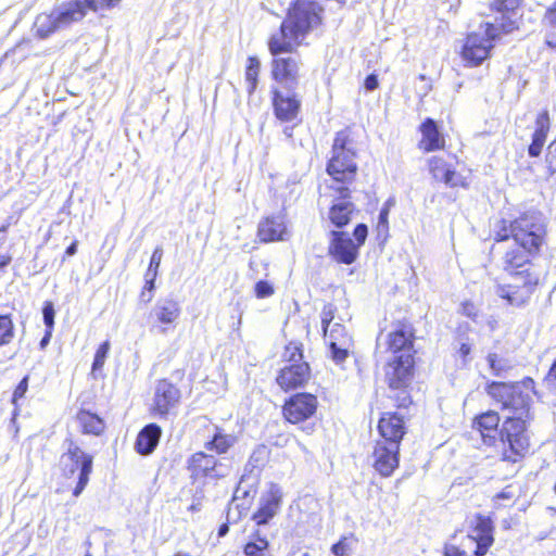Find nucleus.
I'll return each instance as SVG.
<instances>
[{
  "label": "nucleus",
  "mask_w": 556,
  "mask_h": 556,
  "mask_svg": "<svg viewBox=\"0 0 556 556\" xmlns=\"http://www.w3.org/2000/svg\"><path fill=\"white\" fill-rule=\"evenodd\" d=\"M121 0H74L70 3L72 5H77L79 10L83 11V18L85 17L87 10L98 11L110 9L119 3Z\"/></svg>",
  "instance_id": "obj_33"
},
{
  "label": "nucleus",
  "mask_w": 556,
  "mask_h": 556,
  "mask_svg": "<svg viewBox=\"0 0 556 556\" xmlns=\"http://www.w3.org/2000/svg\"><path fill=\"white\" fill-rule=\"evenodd\" d=\"M500 28L504 33H510L515 23H486L483 29L481 27L479 31L468 35L462 50L463 60L470 66H477L488 59L493 41L500 35Z\"/></svg>",
  "instance_id": "obj_5"
},
{
  "label": "nucleus",
  "mask_w": 556,
  "mask_h": 556,
  "mask_svg": "<svg viewBox=\"0 0 556 556\" xmlns=\"http://www.w3.org/2000/svg\"><path fill=\"white\" fill-rule=\"evenodd\" d=\"M151 315L163 326V331H165V326H170L179 319L181 306L172 298L160 299L152 308Z\"/></svg>",
  "instance_id": "obj_25"
},
{
  "label": "nucleus",
  "mask_w": 556,
  "mask_h": 556,
  "mask_svg": "<svg viewBox=\"0 0 556 556\" xmlns=\"http://www.w3.org/2000/svg\"><path fill=\"white\" fill-rule=\"evenodd\" d=\"M354 540L343 536L338 543L333 544L331 552L334 556H350L353 549Z\"/></svg>",
  "instance_id": "obj_38"
},
{
  "label": "nucleus",
  "mask_w": 556,
  "mask_h": 556,
  "mask_svg": "<svg viewBox=\"0 0 556 556\" xmlns=\"http://www.w3.org/2000/svg\"><path fill=\"white\" fill-rule=\"evenodd\" d=\"M179 401V389L167 380H160L155 387L151 412L154 416L166 417Z\"/></svg>",
  "instance_id": "obj_13"
},
{
  "label": "nucleus",
  "mask_w": 556,
  "mask_h": 556,
  "mask_svg": "<svg viewBox=\"0 0 556 556\" xmlns=\"http://www.w3.org/2000/svg\"><path fill=\"white\" fill-rule=\"evenodd\" d=\"M388 215H389V208L383 207L379 213V224L380 225H387L388 224Z\"/></svg>",
  "instance_id": "obj_55"
},
{
  "label": "nucleus",
  "mask_w": 556,
  "mask_h": 556,
  "mask_svg": "<svg viewBox=\"0 0 556 556\" xmlns=\"http://www.w3.org/2000/svg\"><path fill=\"white\" fill-rule=\"evenodd\" d=\"M317 397L311 393H298L283 405V415L289 422L299 424L311 418L317 409Z\"/></svg>",
  "instance_id": "obj_11"
},
{
  "label": "nucleus",
  "mask_w": 556,
  "mask_h": 556,
  "mask_svg": "<svg viewBox=\"0 0 556 556\" xmlns=\"http://www.w3.org/2000/svg\"><path fill=\"white\" fill-rule=\"evenodd\" d=\"M14 338V326L7 315L0 316V346L9 344Z\"/></svg>",
  "instance_id": "obj_36"
},
{
  "label": "nucleus",
  "mask_w": 556,
  "mask_h": 556,
  "mask_svg": "<svg viewBox=\"0 0 556 556\" xmlns=\"http://www.w3.org/2000/svg\"><path fill=\"white\" fill-rule=\"evenodd\" d=\"M330 242L328 247L329 255L337 262L350 265L358 256V248L345 231L331 230Z\"/></svg>",
  "instance_id": "obj_15"
},
{
  "label": "nucleus",
  "mask_w": 556,
  "mask_h": 556,
  "mask_svg": "<svg viewBox=\"0 0 556 556\" xmlns=\"http://www.w3.org/2000/svg\"><path fill=\"white\" fill-rule=\"evenodd\" d=\"M154 288H155V279H152V276L146 277V283H144L143 290L148 291L149 293H153Z\"/></svg>",
  "instance_id": "obj_54"
},
{
  "label": "nucleus",
  "mask_w": 556,
  "mask_h": 556,
  "mask_svg": "<svg viewBox=\"0 0 556 556\" xmlns=\"http://www.w3.org/2000/svg\"><path fill=\"white\" fill-rule=\"evenodd\" d=\"M323 9L311 0H296L281 23L278 33L271 35L268 49L273 55L293 52L305 36L321 23Z\"/></svg>",
  "instance_id": "obj_1"
},
{
  "label": "nucleus",
  "mask_w": 556,
  "mask_h": 556,
  "mask_svg": "<svg viewBox=\"0 0 556 556\" xmlns=\"http://www.w3.org/2000/svg\"><path fill=\"white\" fill-rule=\"evenodd\" d=\"M470 345H468L467 343H463L458 350V353L462 357H466L470 353Z\"/></svg>",
  "instance_id": "obj_57"
},
{
  "label": "nucleus",
  "mask_w": 556,
  "mask_h": 556,
  "mask_svg": "<svg viewBox=\"0 0 556 556\" xmlns=\"http://www.w3.org/2000/svg\"><path fill=\"white\" fill-rule=\"evenodd\" d=\"M400 445L395 442L377 441L372 452V466L382 477H389L399 467Z\"/></svg>",
  "instance_id": "obj_12"
},
{
  "label": "nucleus",
  "mask_w": 556,
  "mask_h": 556,
  "mask_svg": "<svg viewBox=\"0 0 556 556\" xmlns=\"http://www.w3.org/2000/svg\"><path fill=\"white\" fill-rule=\"evenodd\" d=\"M271 74L276 81L298 84L300 62L293 56L278 58L271 63Z\"/></svg>",
  "instance_id": "obj_26"
},
{
  "label": "nucleus",
  "mask_w": 556,
  "mask_h": 556,
  "mask_svg": "<svg viewBox=\"0 0 556 556\" xmlns=\"http://www.w3.org/2000/svg\"><path fill=\"white\" fill-rule=\"evenodd\" d=\"M546 43L548 47H551L552 49H554L556 51V38L555 37H548L546 39Z\"/></svg>",
  "instance_id": "obj_64"
},
{
  "label": "nucleus",
  "mask_w": 556,
  "mask_h": 556,
  "mask_svg": "<svg viewBox=\"0 0 556 556\" xmlns=\"http://www.w3.org/2000/svg\"><path fill=\"white\" fill-rule=\"evenodd\" d=\"M10 255H1L0 256V270L3 269L5 266H8L11 262Z\"/></svg>",
  "instance_id": "obj_58"
},
{
  "label": "nucleus",
  "mask_w": 556,
  "mask_h": 556,
  "mask_svg": "<svg viewBox=\"0 0 556 556\" xmlns=\"http://www.w3.org/2000/svg\"><path fill=\"white\" fill-rule=\"evenodd\" d=\"M493 526L489 517L482 515H476L472 520V529L467 535V542L476 545L473 551L476 556H484L488 548L492 545L493 539Z\"/></svg>",
  "instance_id": "obj_16"
},
{
  "label": "nucleus",
  "mask_w": 556,
  "mask_h": 556,
  "mask_svg": "<svg viewBox=\"0 0 556 556\" xmlns=\"http://www.w3.org/2000/svg\"><path fill=\"white\" fill-rule=\"evenodd\" d=\"M532 393H534V381L530 378L511 384L492 382L488 386V394L501 403L503 408L510 409L511 417L531 418Z\"/></svg>",
  "instance_id": "obj_3"
},
{
  "label": "nucleus",
  "mask_w": 556,
  "mask_h": 556,
  "mask_svg": "<svg viewBox=\"0 0 556 556\" xmlns=\"http://www.w3.org/2000/svg\"><path fill=\"white\" fill-rule=\"evenodd\" d=\"M386 346L392 356H402L404 353L413 354L412 333L403 329L390 332L386 339Z\"/></svg>",
  "instance_id": "obj_29"
},
{
  "label": "nucleus",
  "mask_w": 556,
  "mask_h": 556,
  "mask_svg": "<svg viewBox=\"0 0 556 556\" xmlns=\"http://www.w3.org/2000/svg\"><path fill=\"white\" fill-rule=\"evenodd\" d=\"M422 139L420 147L427 151H435L444 147V138L439 131L435 122L432 118H427L420 126Z\"/></svg>",
  "instance_id": "obj_30"
},
{
  "label": "nucleus",
  "mask_w": 556,
  "mask_h": 556,
  "mask_svg": "<svg viewBox=\"0 0 556 556\" xmlns=\"http://www.w3.org/2000/svg\"><path fill=\"white\" fill-rule=\"evenodd\" d=\"M414 371L413 354H403L402 356H392L384 367V379L392 390H399L401 395L396 402L399 407H406L410 403V399L406 393Z\"/></svg>",
  "instance_id": "obj_10"
},
{
  "label": "nucleus",
  "mask_w": 556,
  "mask_h": 556,
  "mask_svg": "<svg viewBox=\"0 0 556 556\" xmlns=\"http://www.w3.org/2000/svg\"><path fill=\"white\" fill-rule=\"evenodd\" d=\"M77 419L80 426L83 427L85 433L99 435L104 430L103 420L96 414L89 413L87 410H81L78 413Z\"/></svg>",
  "instance_id": "obj_31"
},
{
  "label": "nucleus",
  "mask_w": 556,
  "mask_h": 556,
  "mask_svg": "<svg viewBox=\"0 0 556 556\" xmlns=\"http://www.w3.org/2000/svg\"><path fill=\"white\" fill-rule=\"evenodd\" d=\"M544 383L548 389H551L556 394V362L554 363L549 372L544 379Z\"/></svg>",
  "instance_id": "obj_47"
},
{
  "label": "nucleus",
  "mask_w": 556,
  "mask_h": 556,
  "mask_svg": "<svg viewBox=\"0 0 556 556\" xmlns=\"http://www.w3.org/2000/svg\"><path fill=\"white\" fill-rule=\"evenodd\" d=\"M109 351H110V342L104 341L98 348V350L96 352L94 359L92 363V372H97L98 370H100L103 367L106 356L109 354Z\"/></svg>",
  "instance_id": "obj_39"
},
{
  "label": "nucleus",
  "mask_w": 556,
  "mask_h": 556,
  "mask_svg": "<svg viewBox=\"0 0 556 556\" xmlns=\"http://www.w3.org/2000/svg\"><path fill=\"white\" fill-rule=\"evenodd\" d=\"M162 430L156 424L146 426L138 434L136 440V450L141 455L151 454L161 438Z\"/></svg>",
  "instance_id": "obj_28"
},
{
  "label": "nucleus",
  "mask_w": 556,
  "mask_h": 556,
  "mask_svg": "<svg viewBox=\"0 0 556 556\" xmlns=\"http://www.w3.org/2000/svg\"><path fill=\"white\" fill-rule=\"evenodd\" d=\"M444 554L445 556H467L466 552L459 549L455 545H446Z\"/></svg>",
  "instance_id": "obj_51"
},
{
  "label": "nucleus",
  "mask_w": 556,
  "mask_h": 556,
  "mask_svg": "<svg viewBox=\"0 0 556 556\" xmlns=\"http://www.w3.org/2000/svg\"><path fill=\"white\" fill-rule=\"evenodd\" d=\"M357 165L355 152L346 131L336 135L332 146V156L327 165V173L332 177L330 186H346L354 180Z\"/></svg>",
  "instance_id": "obj_4"
},
{
  "label": "nucleus",
  "mask_w": 556,
  "mask_h": 556,
  "mask_svg": "<svg viewBox=\"0 0 556 556\" xmlns=\"http://www.w3.org/2000/svg\"><path fill=\"white\" fill-rule=\"evenodd\" d=\"M42 315H43V323H45L46 327L48 329L52 330L53 325H54L55 312H54L53 304L51 302L45 303V306L42 309Z\"/></svg>",
  "instance_id": "obj_44"
},
{
  "label": "nucleus",
  "mask_w": 556,
  "mask_h": 556,
  "mask_svg": "<svg viewBox=\"0 0 556 556\" xmlns=\"http://www.w3.org/2000/svg\"><path fill=\"white\" fill-rule=\"evenodd\" d=\"M236 443V437L223 433L219 429L213 435V439L206 443V448L216 451L218 454L226 453Z\"/></svg>",
  "instance_id": "obj_32"
},
{
  "label": "nucleus",
  "mask_w": 556,
  "mask_h": 556,
  "mask_svg": "<svg viewBox=\"0 0 556 556\" xmlns=\"http://www.w3.org/2000/svg\"><path fill=\"white\" fill-rule=\"evenodd\" d=\"M551 128V118L547 110H543L535 119V130L548 132Z\"/></svg>",
  "instance_id": "obj_43"
},
{
  "label": "nucleus",
  "mask_w": 556,
  "mask_h": 556,
  "mask_svg": "<svg viewBox=\"0 0 556 556\" xmlns=\"http://www.w3.org/2000/svg\"><path fill=\"white\" fill-rule=\"evenodd\" d=\"M518 0H495V8L500 12L508 11L510 10Z\"/></svg>",
  "instance_id": "obj_49"
},
{
  "label": "nucleus",
  "mask_w": 556,
  "mask_h": 556,
  "mask_svg": "<svg viewBox=\"0 0 556 556\" xmlns=\"http://www.w3.org/2000/svg\"><path fill=\"white\" fill-rule=\"evenodd\" d=\"M257 236L262 242L285 241L290 237L281 215L266 217L258 224Z\"/></svg>",
  "instance_id": "obj_21"
},
{
  "label": "nucleus",
  "mask_w": 556,
  "mask_h": 556,
  "mask_svg": "<svg viewBox=\"0 0 556 556\" xmlns=\"http://www.w3.org/2000/svg\"><path fill=\"white\" fill-rule=\"evenodd\" d=\"M162 257H163V250L161 247H157L153 253H152V256H151V260H150V264H149V267H148V270L146 273V276L144 277H150L152 276V279H155L156 276H157V270H159V267H160V264H161V261H162Z\"/></svg>",
  "instance_id": "obj_40"
},
{
  "label": "nucleus",
  "mask_w": 556,
  "mask_h": 556,
  "mask_svg": "<svg viewBox=\"0 0 556 556\" xmlns=\"http://www.w3.org/2000/svg\"><path fill=\"white\" fill-rule=\"evenodd\" d=\"M228 531H229V527H228V525H227V523H223V525L219 527V529H218V535H219V536H224V535H226V534L228 533Z\"/></svg>",
  "instance_id": "obj_62"
},
{
  "label": "nucleus",
  "mask_w": 556,
  "mask_h": 556,
  "mask_svg": "<svg viewBox=\"0 0 556 556\" xmlns=\"http://www.w3.org/2000/svg\"><path fill=\"white\" fill-rule=\"evenodd\" d=\"M334 308L331 304H327L324 306L321 312V325L324 333L327 334L328 329L330 328L331 321L334 318Z\"/></svg>",
  "instance_id": "obj_41"
},
{
  "label": "nucleus",
  "mask_w": 556,
  "mask_h": 556,
  "mask_svg": "<svg viewBox=\"0 0 556 556\" xmlns=\"http://www.w3.org/2000/svg\"><path fill=\"white\" fill-rule=\"evenodd\" d=\"M8 225L0 227V244L4 242Z\"/></svg>",
  "instance_id": "obj_63"
},
{
  "label": "nucleus",
  "mask_w": 556,
  "mask_h": 556,
  "mask_svg": "<svg viewBox=\"0 0 556 556\" xmlns=\"http://www.w3.org/2000/svg\"><path fill=\"white\" fill-rule=\"evenodd\" d=\"M331 351V357L337 364L343 363L349 356L353 346L352 337L345 327L339 323H334L325 334Z\"/></svg>",
  "instance_id": "obj_17"
},
{
  "label": "nucleus",
  "mask_w": 556,
  "mask_h": 556,
  "mask_svg": "<svg viewBox=\"0 0 556 556\" xmlns=\"http://www.w3.org/2000/svg\"><path fill=\"white\" fill-rule=\"evenodd\" d=\"M261 62L256 56H250L248 59V65L245 68V84L247 91L251 94L257 87V78L260 74Z\"/></svg>",
  "instance_id": "obj_34"
},
{
  "label": "nucleus",
  "mask_w": 556,
  "mask_h": 556,
  "mask_svg": "<svg viewBox=\"0 0 556 556\" xmlns=\"http://www.w3.org/2000/svg\"><path fill=\"white\" fill-rule=\"evenodd\" d=\"M77 252V241H74L65 251L67 256H73Z\"/></svg>",
  "instance_id": "obj_59"
},
{
  "label": "nucleus",
  "mask_w": 556,
  "mask_h": 556,
  "mask_svg": "<svg viewBox=\"0 0 556 556\" xmlns=\"http://www.w3.org/2000/svg\"><path fill=\"white\" fill-rule=\"evenodd\" d=\"M473 305L472 304H465L464 305V313L467 315V316H473Z\"/></svg>",
  "instance_id": "obj_61"
},
{
  "label": "nucleus",
  "mask_w": 556,
  "mask_h": 556,
  "mask_svg": "<svg viewBox=\"0 0 556 556\" xmlns=\"http://www.w3.org/2000/svg\"><path fill=\"white\" fill-rule=\"evenodd\" d=\"M273 106L276 117L281 122H291L298 117L301 100L291 91L273 89Z\"/></svg>",
  "instance_id": "obj_20"
},
{
  "label": "nucleus",
  "mask_w": 556,
  "mask_h": 556,
  "mask_svg": "<svg viewBox=\"0 0 556 556\" xmlns=\"http://www.w3.org/2000/svg\"><path fill=\"white\" fill-rule=\"evenodd\" d=\"M311 378V369L307 363L288 364L282 367L276 380L279 387L289 391L304 387Z\"/></svg>",
  "instance_id": "obj_19"
},
{
  "label": "nucleus",
  "mask_w": 556,
  "mask_h": 556,
  "mask_svg": "<svg viewBox=\"0 0 556 556\" xmlns=\"http://www.w3.org/2000/svg\"><path fill=\"white\" fill-rule=\"evenodd\" d=\"M282 493L277 485H271L269 491L261 498V506L253 515L257 525H266L279 510Z\"/></svg>",
  "instance_id": "obj_24"
},
{
  "label": "nucleus",
  "mask_w": 556,
  "mask_h": 556,
  "mask_svg": "<svg viewBox=\"0 0 556 556\" xmlns=\"http://www.w3.org/2000/svg\"><path fill=\"white\" fill-rule=\"evenodd\" d=\"M330 189L333 190L337 202L330 207L329 219L336 227L341 228L349 224L355 207L346 200L350 198L348 186H330Z\"/></svg>",
  "instance_id": "obj_18"
},
{
  "label": "nucleus",
  "mask_w": 556,
  "mask_h": 556,
  "mask_svg": "<svg viewBox=\"0 0 556 556\" xmlns=\"http://www.w3.org/2000/svg\"><path fill=\"white\" fill-rule=\"evenodd\" d=\"M66 451L60 457L62 475L71 479L78 473V481L74 488L73 495L79 496L89 481L92 471L93 457L85 453L74 441H66Z\"/></svg>",
  "instance_id": "obj_7"
},
{
  "label": "nucleus",
  "mask_w": 556,
  "mask_h": 556,
  "mask_svg": "<svg viewBox=\"0 0 556 556\" xmlns=\"http://www.w3.org/2000/svg\"><path fill=\"white\" fill-rule=\"evenodd\" d=\"M547 134L548 132H545V131L534 130V132L532 135V140L533 141H538V142H542V143L545 144V141H546V138H547Z\"/></svg>",
  "instance_id": "obj_53"
},
{
  "label": "nucleus",
  "mask_w": 556,
  "mask_h": 556,
  "mask_svg": "<svg viewBox=\"0 0 556 556\" xmlns=\"http://www.w3.org/2000/svg\"><path fill=\"white\" fill-rule=\"evenodd\" d=\"M510 236L528 253H536L545 236L542 217L535 213L520 216L510 223Z\"/></svg>",
  "instance_id": "obj_8"
},
{
  "label": "nucleus",
  "mask_w": 556,
  "mask_h": 556,
  "mask_svg": "<svg viewBox=\"0 0 556 556\" xmlns=\"http://www.w3.org/2000/svg\"><path fill=\"white\" fill-rule=\"evenodd\" d=\"M529 419L522 417H507L500 429V438L503 443L502 459L517 463L528 452L529 435L527 432Z\"/></svg>",
  "instance_id": "obj_6"
},
{
  "label": "nucleus",
  "mask_w": 556,
  "mask_h": 556,
  "mask_svg": "<svg viewBox=\"0 0 556 556\" xmlns=\"http://www.w3.org/2000/svg\"><path fill=\"white\" fill-rule=\"evenodd\" d=\"M428 165L429 170L435 180L443 181L451 188L458 186L466 187L465 178L457 174L442 157H430Z\"/></svg>",
  "instance_id": "obj_23"
},
{
  "label": "nucleus",
  "mask_w": 556,
  "mask_h": 556,
  "mask_svg": "<svg viewBox=\"0 0 556 556\" xmlns=\"http://www.w3.org/2000/svg\"><path fill=\"white\" fill-rule=\"evenodd\" d=\"M153 299V293H149L148 291L146 290H142L141 293H140V301L143 302V303H150Z\"/></svg>",
  "instance_id": "obj_56"
},
{
  "label": "nucleus",
  "mask_w": 556,
  "mask_h": 556,
  "mask_svg": "<svg viewBox=\"0 0 556 556\" xmlns=\"http://www.w3.org/2000/svg\"><path fill=\"white\" fill-rule=\"evenodd\" d=\"M268 547L266 538L256 534L254 541L247 543L244 546L245 556H265L264 552Z\"/></svg>",
  "instance_id": "obj_35"
},
{
  "label": "nucleus",
  "mask_w": 556,
  "mask_h": 556,
  "mask_svg": "<svg viewBox=\"0 0 556 556\" xmlns=\"http://www.w3.org/2000/svg\"><path fill=\"white\" fill-rule=\"evenodd\" d=\"M282 357L289 364L304 363L300 345L293 342L286 346Z\"/></svg>",
  "instance_id": "obj_37"
},
{
  "label": "nucleus",
  "mask_w": 556,
  "mask_h": 556,
  "mask_svg": "<svg viewBox=\"0 0 556 556\" xmlns=\"http://www.w3.org/2000/svg\"><path fill=\"white\" fill-rule=\"evenodd\" d=\"M543 146L544 143L532 140L531 144L528 148L529 155L532 157L539 156L542 152Z\"/></svg>",
  "instance_id": "obj_50"
},
{
  "label": "nucleus",
  "mask_w": 556,
  "mask_h": 556,
  "mask_svg": "<svg viewBox=\"0 0 556 556\" xmlns=\"http://www.w3.org/2000/svg\"><path fill=\"white\" fill-rule=\"evenodd\" d=\"M83 20V11L70 2L54 8L49 13L39 14L34 23V31L37 37L45 39L53 33L71 26Z\"/></svg>",
  "instance_id": "obj_9"
},
{
  "label": "nucleus",
  "mask_w": 556,
  "mask_h": 556,
  "mask_svg": "<svg viewBox=\"0 0 556 556\" xmlns=\"http://www.w3.org/2000/svg\"><path fill=\"white\" fill-rule=\"evenodd\" d=\"M380 441L395 442L400 445L405 434L404 420L396 413H384L378 424Z\"/></svg>",
  "instance_id": "obj_22"
},
{
  "label": "nucleus",
  "mask_w": 556,
  "mask_h": 556,
  "mask_svg": "<svg viewBox=\"0 0 556 556\" xmlns=\"http://www.w3.org/2000/svg\"><path fill=\"white\" fill-rule=\"evenodd\" d=\"M532 254L518 245L508 250L503 257V269L513 278V282L498 286L496 293L511 305L525 304L539 283V276L531 271L529 256Z\"/></svg>",
  "instance_id": "obj_2"
},
{
  "label": "nucleus",
  "mask_w": 556,
  "mask_h": 556,
  "mask_svg": "<svg viewBox=\"0 0 556 556\" xmlns=\"http://www.w3.org/2000/svg\"><path fill=\"white\" fill-rule=\"evenodd\" d=\"M367 233H368V229H367V226L365 224H358L355 229H354V232H353V236L355 237V240H356V245L357 248L359 249L361 245L364 244L366 238H367Z\"/></svg>",
  "instance_id": "obj_46"
},
{
  "label": "nucleus",
  "mask_w": 556,
  "mask_h": 556,
  "mask_svg": "<svg viewBox=\"0 0 556 556\" xmlns=\"http://www.w3.org/2000/svg\"><path fill=\"white\" fill-rule=\"evenodd\" d=\"M254 290L255 295L258 299L268 298L274 294V287L269 282L264 280H260L258 282H256Z\"/></svg>",
  "instance_id": "obj_42"
},
{
  "label": "nucleus",
  "mask_w": 556,
  "mask_h": 556,
  "mask_svg": "<svg viewBox=\"0 0 556 556\" xmlns=\"http://www.w3.org/2000/svg\"><path fill=\"white\" fill-rule=\"evenodd\" d=\"M188 468L194 477H210L214 479L226 477L230 468L217 462L214 456L203 452L194 453L188 462Z\"/></svg>",
  "instance_id": "obj_14"
},
{
  "label": "nucleus",
  "mask_w": 556,
  "mask_h": 556,
  "mask_svg": "<svg viewBox=\"0 0 556 556\" xmlns=\"http://www.w3.org/2000/svg\"><path fill=\"white\" fill-rule=\"evenodd\" d=\"M378 87V79L377 76L371 74L366 77L365 79V88L369 91L375 90Z\"/></svg>",
  "instance_id": "obj_52"
},
{
  "label": "nucleus",
  "mask_w": 556,
  "mask_h": 556,
  "mask_svg": "<svg viewBox=\"0 0 556 556\" xmlns=\"http://www.w3.org/2000/svg\"><path fill=\"white\" fill-rule=\"evenodd\" d=\"M28 388V378L24 377L21 382L17 384L16 389L13 393V401L16 402L18 399L23 397Z\"/></svg>",
  "instance_id": "obj_48"
},
{
  "label": "nucleus",
  "mask_w": 556,
  "mask_h": 556,
  "mask_svg": "<svg viewBox=\"0 0 556 556\" xmlns=\"http://www.w3.org/2000/svg\"><path fill=\"white\" fill-rule=\"evenodd\" d=\"M500 416L494 410H488L477 416L473 420L476 428L486 445H493L496 441L498 431Z\"/></svg>",
  "instance_id": "obj_27"
},
{
  "label": "nucleus",
  "mask_w": 556,
  "mask_h": 556,
  "mask_svg": "<svg viewBox=\"0 0 556 556\" xmlns=\"http://www.w3.org/2000/svg\"><path fill=\"white\" fill-rule=\"evenodd\" d=\"M546 163L552 173H556V140H553L547 147Z\"/></svg>",
  "instance_id": "obj_45"
},
{
  "label": "nucleus",
  "mask_w": 556,
  "mask_h": 556,
  "mask_svg": "<svg viewBox=\"0 0 556 556\" xmlns=\"http://www.w3.org/2000/svg\"><path fill=\"white\" fill-rule=\"evenodd\" d=\"M546 16L552 24L556 25V8L549 10Z\"/></svg>",
  "instance_id": "obj_60"
}]
</instances>
